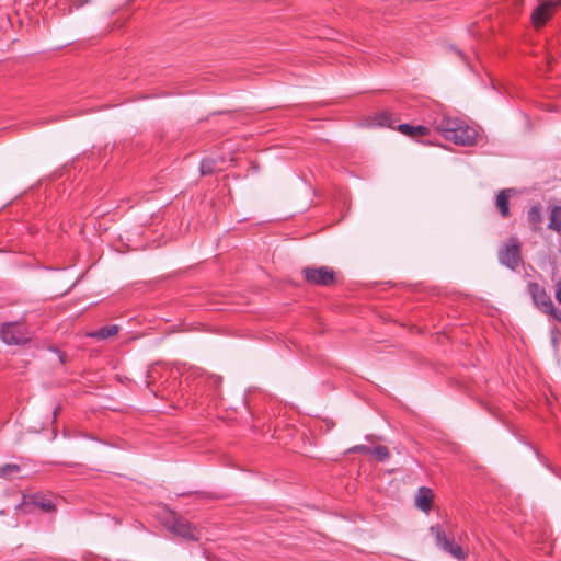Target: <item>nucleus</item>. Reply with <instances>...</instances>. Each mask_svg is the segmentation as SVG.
<instances>
[{"label": "nucleus", "instance_id": "5701e85b", "mask_svg": "<svg viewBox=\"0 0 561 561\" xmlns=\"http://www.w3.org/2000/svg\"><path fill=\"white\" fill-rule=\"evenodd\" d=\"M210 380H211V382L214 383L215 387H219L221 385V381H222L221 377H219V376L211 377Z\"/></svg>", "mask_w": 561, "mask_h": 561}, {"label": "nucleus", "instance_id": "0eeeda50", "mask_svg": "<svg viewBox=\"0 0 561 561\" xmlns=\"http://www.w3.org/2000/svg\"><path fill=\"white\" fill-rule=\"evenodd\" d=\"M561 4L560 0L542 1L531 13V21L539 27L547 23L553 11Z\"/></svg>", "mask_w": 561, "mask_h": 561}, {"label": "nucleus", "instance_id": "b1692460", "mask_svg": "<svg viewBox=\"0 0 561 561\" xmlns=\"http://www.w3.org/2000/svg\"><path fill=\"white\" fill-rule=\"evenodd\" d=\"M85 2H88V0H76L73 1V5L79 9L81 8Z\"/></svg>", "mask_w": 561, "mask_h": 561}, {"label": "nucleus", "instance_id": "f257e3e1", "mask_svg": "<svg viewBox=\"0 0 561 561\" xmlns=\"http://www.w3.org/2000/svg\"><path fill=\"white\" fill-rule=\"evenodd\" d=\"M430 533L434 537L435 546L440 551L449 554L458 561H465L468 558V551L456 542L455 535L451 531L447 533L442 525L436 524L431 526Z\"/></svg>", "mask_w": 561, "mask_h": 561}, {"label": "nucleus", "instance_id": "423d86ee", "mask_svg": "<svg viewBox=\"0 0 561 561\" xmlns=\"http://www.w3.org/2000/svg\"><path fill=\"white\" fill-rule=\"evenodd\" d=\"M305 280L311 285L329 287L336 282L335 272L329 266H306L301 270Z\"/></svg>", "mask_w": 561, "mask_h": 561}, {"label": "nucleus", "instance_id": "a211bd4d", "mask_svg": "<svg viewBox=\"0 0 561 561\" xmlns=\"http://www.w3.org/2000/svg\"><path fill=\"white\" fill-rule=\"evenodd\" d=\"M217 162L215 159L205 158L201 161L199 171L202 175H209L215 172Z\"/></svg>", "mask_w": 561, "mask_h": 561}, {"label": "nucleus", "instance_id": "1a4fd4ad", "mask_svg": "<svg viewBox=\"0 0 561 561\" xmlns=\"http://www.w3.org/2000/svg\"><path fill=\"white\" fill-rule=\"evenodd\" d=\"M28 504L39 508L45 513H51L56 511V505L50 495L37 492L28 496Z\"/></svg>", "mask_w": 561, "mask_h": 561}, {"label": "nucleus", "instance_id": "20e7f679", "mask_svg": "<svg viewBox=\"0 0 561 561\" xmlns=\"http://www.w3.org/2000/svg\"><path fill=\"white\" fill-rule=\"evenodd\" d=\"M499 261L502 265L512 271H516L523 263L522 243L516 236H513L505 242L497 253Z\"/></svg>", "mask_w": 561, "mask_h": 561}, {"label": "nucleus", "instance_id": "4be33fe9", "mask_svg": "<svg viewBox=\"0 0 561 561\" xmlns=\"http://www.w3.org/2000/svg\"><path fill=\"white\" fill-rule=\"evenodd\" d=\"M554 297L559 304H561V278L556 284Z\"/></svg>", "mask_w": 561, "mask_h": 561}, {"label": "nucleus", "instance_id": "7ed1b4c3", "mask_svg": "<svg viewBox=\"0 0 561 561\" xmlns=\"http://www.w3.org/2000/svg\"><path fill=\"white\" fill-rule=\"evenodd\" d=\"M527 291L531 297L534 305L545 314L552 317L561 323V310L556 308L550 295L538 283L530 282L527 285Z\"/></svg>", "mask_w": 561, "mask_h": 561}, {"label": "nucleus", "instance_id": "6e6552de", "mask_svg": "<svg viewBox=\"0 0 561 561\" xmlns=\"http://www.w3.org/2000/svg\"><path fill=\"white\" fill-rule=\"evenodd\" d=\"M476 136L474 129L459 121V126H456L455 131L447 136V140L453 141L455 145L470 146L474 142Z\"/></svg>", "mask_w": 561, "mask_h": 561}, {"label": "nucleus", "instance_id": "2eb2a0df", "mask_svg": "<svg viewBox=\"0 0 561 561\" xmlns=\"http://www.w3.org/2000/svg\"><path fill=\"white\" fill-rule=\"evenodd\" d=\"M396 122H397V119L393 118L392 113H390L388 111H383V112L375 114L371 117V122L369 123V125L394 128Z\"/></svg>", "mask_w": 561, "mask_h": 561}, {"label": "nucleus", "instance_id": "4468645a", "mask_svg": "<svg viewBox=\"0 0 561 561\" xmlns=\"http://www.w3.org/2000/svg\"><path fill=\"white\" fill-rule=\"evenodd\" d=\"M512 190H502L496 195V208L503 218H507L511 215L510 211V196Z\"/></svg>", "mask_w": 561, "mask_h": 561}, {"label": "nucleus", "instance_id": "aec40b11", "mask_svg": "<svg viewBox=\"0 0 561 561\" xmlns=\"http://www.w3.org/2000/svg\"><path fill=\"white\" fill-rule=\"evenodd\" d=\"M21 470L19 465L15 463H7L0 467V478H10L13 474L19 473Z\"/></svg>", "mask_w": 561, "mask_h": 561}, {"label": "nucleus", "instance_id": "ddd939ff", "mask_svg": "<svg viewBox=\"0 0 561 561\" xmlns=\"http://www.w3.org/2000/svg\"><path fill=\"white\" fill-rule=\"evenodd\" d=\"M397 129L411 138H420L430 134V128L423 125L400 124Z\"/></svg>", "mask_w": 561, "mask_h": 561}, {"label": "nucleus", "instance_id": "6ab92c4d", "mask_svg": "<svg viewBox=\"0 0 561 561\" xmlns=\"http://www.w3.org/2000/svg\"><path fill=\"white\" fill-rule=\"evenodd\" d=\"M370 455H374L378 461H385L390 457L389 449L383 445L371 447Z\"/></svg>", "mask_w": 561, "mask_h": 561}, {"label": "nucleus", "instance_id": "f8f14e48", "mask_svg": "<svg viewBox=\"0 0 561 561\" xmlns=\"http://www.w3.org/2000/svg\"><path fill=\"white\" fill-rule=\"evenodd\" d=\"M527 221H528L530 229L534 232H538L541 230V225H542L543 218H542L540 205H534L528 209Z\"/></svg>", "mask_w": 561, "mask_h": 561}, {"label": "nucleus", "instance_id": "9d476101", "mask_svg": "<svg viewBox=\"0 0 561 561\" xmlns=\"http://www.w3.org/2000/svg\"><path fill=\"white\" fill-rule=\"evenodd\" d=\"M456 126H459V119L451 118L449 116H442L434 122L435 130L439 133L446 140L447 136H450L451 133L455 131Z\"/></svg>", "mask_w": 561, "mask_h": 561}, {"label": "nucleus", "instance_id": "412c9836", "mask_svg": "<svg viewBox=\"0 0 561 561\" xmlns=\"http://www.w3.org/2000/svg\"><path fill=\"white\" fill-rule=\"evenodd\" d=\"M371 447L367 445H356L348 449V453H359V454H369L370 455Z\"/></svg>", "mask_w": 561, "mask_h": 561}, {"label": "nucleus", "instance_id": "f03ea898", "mask_svg": "<svg viewBox=\"0 0 561 561\" xmlns=\"http://www.w3.org/2000/svg\"><path fill=\"white\" fill-rule=\"evenodd\" d=\"M163 525L170 533L187 541H199L201 539V530L174 511L167 512Z\"/></svg>", "mask_w": 561, "mask_h": 561}, {"label": "nucleus", "instance_id": "9b49d317", "mask_svg": "<svg viewBox=\"0 0 561 561\" xmlns=\"http://www.w3.org/2000/svg\"><path fill=\"white\" fill-rule=\"evenodd\" d=\"M433 500V491L430 488L422 486L416 492L415 505L419 510L428 513L432 510Z\"/></svg>", "mask_w": 561, "mask_h": 561}, {"label": "nucleus", "instance_id": "393cba45", "mask_svg": "<svg viewBox=\"0 0 561 561\" xmlns=\"http://www.w3.org/2000/svg\"><path fill=\"white\" fill-rule=\"evenodd\" d=\"M65 357H66V354L65 353H60L59 359H60L61 363H65Z\"/></svg>", "mask_w": 561, "mask_h": 561}, {"label": "nucleus", "instance_id": "f3484780", "mask_svg": "<svg viewBox=\"0 0 561 561\" xmlns=\"http://www.w3.org/2000/svg\"><path fill=\"white\" fill-rule=\"evenodd\" d=\"M548 228L558 233L561 232V206H554L550 211Z\"/></svg>", "mask_w": 561, "mask_h": 561}, {"label": "nucleus", "instance_id": "dca6fc26", "mask_svg": "<svg viewBox=\"0 0 561 561\" xmlns=\"http://www.w3.org/2000/svg\"><path fill=\"white\" fill-rule=\"evenodd\" d=\"M119 332V327L117 324H111L106 327H102L93 332L88 333V336L96 339V340H106L115 336Z\"/></svg>", "mask_w": 561, "mask_h": 561}, {"label": "nucleus", "instance_id": "39448f33", "mask_svg": "<svg viewBox=\"0 0 561 561\" xmlns=\"http://www.w3.org/2000/svg\"><path fill=\"white\" fill-rule=\"evenodd\" d=\"M1 340L8 345H23L31 341V333L23 323L8 322L0 328Z\"/></svg>", "mask_w": 561, "mask_h": 561}]
</instances>
